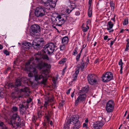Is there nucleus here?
I'll use <instances>...</instances> for the list:
<instances>
[{
  "label": "nucleus",
  "mask_w": 129,
  "mask_h": 129,
  "mask_svg": "<svg viewBox=\"0 0 129 129\" xmlns=\"http://www.w3.org/2000/svg\"><path fill=\"white\" fill-rule=\"evenodd\" d=\"M10 68L9 67H8L4 71V73L5 74H6L7 73V72L8 71L10 70Z\"/></svg>",
  "instance_id": "41"
},
{
  "label": "nucleus",
  "mask_w": 129,
  "mask_h": 129,
  "mask_svg": "<svg viewBox=\"0 0 129 129\" xmlns=\"http://www.w3.org/2000/svg\"><path fill=\"white\" fill-rule=\"evenodd\" d=\"M17 119L18 120V122H17V128L19 127H21L24 125V124L23 121L21 122L20 121L21 119L19 116L17 114Z\"/></svg>",
  "instance_id": "17"
},
{
  "label": "nucleus",
  "mask_w": 129,
  "mask_h": 129,
  "mask_svg": "<svg viewBox=\"0 0 129 129\" xmlns=\"http://www.w3.org/2000/svg\"><path fill=\"white\" fill-rule=\"evenodd\" d=\"M41 56V60L42 61V63L43 62L42 60V59H46L47 60H49V58L48 56L46 55H44L43 56H42L41 53H37L34 55V57L30 58L29 60L26 63V66L28 65H33L36 64H38L41 62L39 61L38 58V56Z\"/></svg>",
  "instance_id": "1"
},
{
  "label": "nucleus",
  "mask_w": 129,
  "mask_h": 129,
  "mask_svg": "<svg viewBox=\"0 0 129 129\" xmlns=\"http://www.w3.org/2000/svg\"><path fill=\"white\" fill-rule=\"evenodd\" d=\"M108 38V36H104V40H106Z\"/></svg>",
  "instance_id": "59"
},
{
  "label": "nucleus",
  "mask_w": 129,
  "mask_h": 129,
  "mask_svg": "<svg viewBox=\"0 0 129 129\" xmlns=\"http://www.w3.org/2000/svg\"><path fill=\"white\" fill-rule=\"evenodd\" d=\"M37 116L39 118H41L42 116V111L41 110H37Z\"/></svg>",
  "instance_id": "26"
},
{
  "label": "nucleus",
  "mask_w": 129,
  "mask_h": 129,
  "mask_svg": "<svg viewBox=\"0 0 129 129\" xmlns=\"http://www.w3.org/2000/svg\"><path fill=\"white\" fill-rule=\"evenodd\" d=\"M34 74L33 73L31 72L29 73L28 75V76L29 77H32L34 76Z\"/></svg>",
  "instance_id": "50"
},
{
  "label": "nucleus",
  "mask_w": 129,
  "mask_h": 129,
  "mask_svg": "<svg viewBox=\"0 0 129 129\" xmlns=\"http://www.w3.org/2000/svg\"><path fill=\"white\" fill-rule=\"evenodd\" d=\"M21 84V80L20 79H17V87L20 86Z\"/></svg>",
  "instance_id": "31"
},
{
  "label": "nucleus",
  "mask_w": 129,
  "mask_h": 129,
  "mask_svg": "<svg viewBox=\"0 0 129 129\" xmlns=\"http://www.w3.org/2000/svg\"><path fill=\"white\" fill-rule=\"evenodd\" d=\"M92 9L90 7L88 9V15L89 17H90L92 14Z\"/></svg>",
  "instance_id": "35"
},
{
  "label": "nucleus",
  "mask_w": 129,
  "mask_h": 129,
  "mask_svg": "<svg viewBox=\"0 0 129 129\" xmlns=\"http://www.w3.org/2000/svg\"><path fill=\"white\" fill-rule=\"evenodd\" d=\"M46 8L43 6L37 7L35 11V14L37 17H42L45 15Z\"/></svg>",
  "instance_id": "7"
},
{
  "label": "nucleus",
  "mask_w": 129,
  "mask_h": 129,
  "mask_svg": "<svg viewBox=\"0 0 129 129\" xmlns=\"http://www.w3.org/2000/svg\"><path fill=\"white\" fill-rule=\"evenodd\" d=\"M69 40L68 38V37L66 36L64 37L62 39V43L64 44H66L68 43Z\"/></svg>",
  "instance_id": "24"
},
{
  "label": "nucleus",
  "mask_w": 129,
  "mask_h": 129,
  "mask_svg": "<svg viewBox=\"0 0 129 129\" xmlns=\"http://www.w3.org/2000/svg\"><path fill=\"white\" fill-rule=\"evenodd\" d=\"M114 4L112 1H110V6L111 8V10H113L114 9Z\"/></svg>",
  "instance_id": "34"
},
{
  "label": "nucleus",
  "mask_w": 129,
  "mask_h": 129,
  "mask_svg": "<svg viewBox=\"0 0 129 129\" xmlns=\"http://www.w3.org/2000/svg\"><path fill=\"white\" fill-rule=\"evenodd\" d=\"M127 42V43L126 45V48L125 49V51H127L128 50V48L129 47V39H127L126 40Z\"/></svg>",
  "instance_id": "30"
},
{
  "label": "nucleus",
  "mask_w": 129,
  "mask_h": 129,
  "mask_svg": "<svg viewBox=\"0 0 129 129\" xmlns=\"http://www.w3.org/2000/svg\"><path fill=\"white\" fill-rule=\"evenodd\" d=\"M66 59L65 58L62 59L61 61L59 62V63L61 64L65 62L66 61Z\"/></svg>",
  "instance_id": "45"
},
{
  "label": "nucleus",
  "mask_w": 129,
  "mask_h": 129,
  "mask_svg": "<svg viewBox=\"0 0 129 129\" xmlns=\"http://www.w3.org/2000/svg\"><path fill=\"white\" fill-rule=\"evenodd\" d=\"M128 23V18L126 17L124 19L123 22V24L124 25H126Z\"/></svg>",
  "instance_id": "32"
},
{
  "label": "nucleus",
  "mask_w": 129,
  "mask_h": 129,
  "mask_svg": "<svg viewBox=\"0 0 129 129\" xmlns=\"http://www.w3.org/2000/svg\"><path fill=\"white\" fill-rule=\"evenodd\" d=\"M12 112H14L11 118V123L14 127L16 126V107H13L12 108Z\"/></svg>",
  "instance_id": "14"
},
{
  "label": "nucleus",
  "mask_w": 129,
  "mask_h": 129,
  "mask_svg": "<svg viewBox=\"0 0 129 129\" xmlns=\"http://www.w3.org/2000/svg\"><path fill=\"white\" fill-rule=\"evenodd\" d=\"M55 44L53 43H50L46 45L44 48L45 51L49 55L52 54L55 50Z\"/></svg>",
  "instance_id": "5"
},
{
  "label": "nucleus",
  "mask_w": 129,
  "mask_h": 129,
  "mask_svg": "<svg viewBox=\"0 0 129 129\" xmlns=\"http://www.w3.org/2000/svg\"><path fill=\"white\" fill-rule=\"evenodd\" d=\"M74 95V92H73L71 95V96L72 98H73Z\"/></svg>",
  "instance_id": "64"
},
{
  "label": "nucleus",
  "mask_w": 129,
  "mask_h": 129,
  "mask_svg": "<svg viewBox=\"0 0 129 129\" xmlns=\"http://www.w3.org/2000/svg\"><path fill=\"white\" fill-rule=\"evenodd\" d=\"M98 62H99V59H97L95 60L94 63L95 64H96L98 63Z\"/></svg>",
  "instance_id": "58"
},
{
  "label": "nucleus",
  "mask_w": 129,
  "mask_h": 129,
  "mask_svg": "<svg viewBox=\"0 0 129 129\" xmlns=\"http://www.w3.org/2000/svg\"><path fill=\"white\" fill-rule=\"evenodd\" d=\"M42 79H43V80L41 81V83L43 84H45L46 82L47 79L46 78H44V77Z\"/></svg>",
  "instance_id": "39"
},
{
  "label": "nucleus",
  "mask_w": 129,
  "mask_h": 129,
  "mask_svg": "<svg viewBox=\"0 0 129 129\" xmlns=\"http://www.w3.org/2000/svg\"><path fill=\"white\" fill-rule=\"evenodd\" d=\"M87 78L89 83L91 85L95 84L97 82L98 77L94 74H89Z\"/></svg>",
  "instance_id": "12"
},
{
  "label": "nucleus",
  "mask_w": 129,
  "mask_h": 129,
  "mask_svg": "<svg viewBox=\"0 0 129 129\" xmlns=\"http://www.w3.org/2000/svg\"><path fill=\"white\" fill-rule=\"evenodd\" d=\"M115 41V40L113 41H111V43L110 44V47H111L112 45L114 43Z\"/></svg>",
  "instance_id": "56"
},
{
  "label": "nucleus",
  "mask_w": 129,
  "mask_h": 129,
  "mask_svg": "<svg viewBox=\"0 0 129 129\" xmlns=\"http://www.w3.org/2000/svg\"><path fill=\"white\" fill-rule=\"evenodd\" d=\"M89 88L88 87L86 86L82 88V89L79 91V93H81L83 94H86Z\"/></svg>",
  "instance_id": "20"
},
{
  "label": "nucleus",
  "mask_w": 129,
  "mask_h": 129,
  "mask_svg": "<svg viewBox=\"0 0 129 129\" xmlns=\"http://www.w3.org/2000/svg\"><path fill=\"white\" fill-rule=\"evenodd\" d=\"M49 116H46V118L47 119V120L48 121L49 120Z\"/></svg>",
  "instance_id": "63"
},
{
  "label": "nucleus",
  "mask_w": 129,
  "mask_h": 129,
  "mask_svg": "<svg viewBox=\"0 0 129 129\" xmlns=\"http://www.w3.org/2000/svg\"><path fill=\"white\" fill-rule=\"evenodd\" d=\"M79 117L78 115H74L72 116L70 119L68 120L67 123L68 124H71V122L74 123L80 122L79 121Z\"/></svg>",
  "instance_id": "15"
},
{
  "label": "nucleus",
  "mask_w": 129,
  "mask_h": 129,
  "mask_svg": "<svg viewBox=\"0 0 129 129\" xmlns=\"http://www.w3.org/2000/svg\"><path fill=\"white\" fill-rule=\"evenodd\" d=\"M53 98H51L48 99V100L47 102H48V103L51 102L53 101Z\"/></svg>",
  "instance_id": "47"
},
{
  "label": "nucleus",
  "mask_w": 129,
  "mask_h": 129,
  "mask_svg": "<svg viewBox=\"0 0 129 129\" xmlns=\"http://www.w3.org/2000/svg\"><path fill=\"white\" fill-rule=\"evenodd\" d=\"M78 94V96L75 100V105L76 106H77L80 103L85 102L86 98V94H83L79 92Z\"/></svg>",
  "instance_id": "6"
},
{
  "label": "nucleus",
  "mask_w": 129,
  "mask_h": 129,
  "mask_svg": "<svg viewBox=\"0 0 129 129\" xmlns=\"http://www.w3.org/2000/svg\"><path fill=\"white\" fill-rule=\"evenodd\" d=\"M57 80V78L56 77H53L52 79V81L54 83H55Z\"/></svg>",
  "instance_id": "48"
},
{
  "label": "nucleus",
  "mask_w": 129,
  "mask_h": 129,
  "mask_svg": "<svg viewBox=\"0 0 129 129\" xmlns=\"http://www.w3.org/2000/svg\"><path fill=\"white\" fill-rule=\"evenodd\" d=\"M77 48H75L74 50L73 51L72 53V54L73 55H75L76 54H77Z\"/></svg>",
  "instance_id": "37"
},
{
  "label": "nucleus",
  "mask_w": 129,
  "mask_h": 129,
  "mask_svg": "<svg viewBox=\"0 0 129 129\" xmlns=\"http://www.w3.org/2000/svg\"><path fill=\"white\" fill-rule=\"evenodd\" d=\"M65 44H63L62 45H61L60 46V50L61 51H63L66 49Z\"/></svg>",
  "instance_id": "36"
},
{
  "label": "nucleus",
  "mask_w": 129,
  "mask_h": 129,
  "mask_svg": "<svg viewBox=\"0 0 129 129\" xmlns=\"http://www.w3.org/2000/svg\"><path fill=\"white\" fill-rule=\"evenodd\" d=\"M82 28L83 31L86 32L89 29V27L87 24H86V25L83 24L82 26Z\"/></svg>",
  "instance_id": "25"
},
{
  "label": "nucleus",
  "mask_w": 129,
  "mask_h": 129,
  "mask_svg": "<svg viewBox=\"0 0 129 129\" xmlns=\"http://www.w3.org/2000/svg\"><path fill=\"white\" fill-rule=\"evenodd\" d=\"M115 104L113 100H110L107 103L106 107V110L108 112H112L114 109Z\"/></svg>",
  "instance_id": "13"
},
{
  "label": "nucleus",
  "mask_w": 129,
  "mask_h": 129,
  "mask_svg": "<svg viewBox=\"0 0 129 129\" xmlns=\"http://www.w3.org/2000/svg\"><path fill=\"white\" fill-rule=\"evenodd\" d=\"M37 119L36 117H35V115H33L32 118V121L34 122H35L36 121V120Z\"/></svg>",
  "instance_id": "42"
},
{
  "label": "nucleus",
  "mask_w": 129,
  "mask_h": 129,
  "mask_svg": "<svg viewBox=\"0 0 129 129\" xmlns=\"http://www.w3.org/2000/svg\"><path fill=\"white\" fill-rule=\"evenodd\" d=\"M71 90V89H70L68 90L67 92V94H68L70 93V90Z\"/></svg>",
  "instance_id": "60"
},
{
  "label": "nucleus",
  "mask_w": 129,
  "mask_h": 129,
  "mask_svg": "<svg viewBox=\"0 0 129 129\" xmlns=\"http://www.w3.org/2000/svg\"><path fill=\"white\" fill-rule=\"evenodd\" d=\"M79 70L78 69L76 70L75 72V73L73 75H76V76H77V75L79 74Z\"/></svg>",
  "instance_id": "51"
},
{
  "label": "nucleus",
  "mask_w": 129,
  "mask_h": 129,
  "mask_svg": "<svg viewBox=\"0 0 129 129\" xmlns=\"http://www.w3.org/2000/svg\"><path fill=\"white\" fill-rule=\"evenodd\" d=\"M4 97V96L3 94V93L1 92L0 93V97L3 98Z\"/></svg>",
  "instance_id": "61"
},
{
  "label": "nucleus",
  "mask_w": 129,
  "mask_h": 129,
  "mask_svg": "<svg viewBox=\"0 0 129 129\" xmlns=\"http://www.w3.org/2000/svg\"><path fill=\"white\" fill-rule=\"evenodd\" d=\"M42 3L45 4L46 8L48 10L50 9V7L53 8L55 7L57 0H41Z\"/></svg>",
  "instance_id": "3"
},
{
  "label": "nucleus",
  "mask_w": 129,
  "mask_h": 129,
  "mask_svg": "<svg viewBox=\"0 0 129 129\" xmlns=\"http://www.w3.org/2000/svg\"><path fill=\"white\" fill-rule=\"evenodd\" d=\"M26 109V106L22 104L19 106V110L21 113H23Z\"/></svg>",
  "instance_id": "22"
},
{
  "label": "nucleus",
  "mask_w": 129,
  "mask_h": 129,
  "mask_svg": "<svg viewBox=\"0 0 129 129\" xmlns=\"http://www.w3.org/2000/svg\"><path fill=\"white\" fill-rule=\"evenodd\" d=\"M113 77L112 73L111 72H108L103 74L102 78L103 82H107L112 80Z\"/></svg>",
  "instance_id": "8"
},
{
  "label": "nucleus",
  "mask_w": 129,
  "mask_h": 129,
  "mask_svg": "<svg viewBox=\"0 0 129 129\" xmlns=\"http://www.w3.org/2000/svg\"><path fill=\"white\" fill-rule=\"evenodd\" d=\"M92 0H89L88 1V4H89V8L91 7V4L92 3Z\"/></svg>",
  "instance_id": "52"
},
{
  "label": "nucleus",
  "mask_w": 129,
  "mask_h": 129,
  "mask_svg": "<svg viewBox=\"0 0 129 129\" xmlns=\"http://www.w3.org/2000/svg\"><path fill=\"white\" fill-rule=\"evenodd\" d=\"M19 91L21 93L22 92L26 93L28 94L30 93V92L28 88L27 87H25L23 89H20Z\"/></svg>",
  "instance_id": "23"
},
{
  "label": "nucleus",
  "mask_w": 129,
  "mask_h": 129,
  "mask_svg": "<svg viewBox=\"0 0 129 129\" xmlns=\"http://www.w3.org/2000/svg\"><path fill=\"white\" fill-rule=\"evenodd\" d=\"M67 123V121L66 123L64 125L63 129H69V124Z\"/></svg>",
  "instance_id": "33"
},
{
  "label": "nucleus",
  "mask_w": 129,
  "mask_h": 129,
  "mask_svg": "<svg viewBox=\"0 0 129 129\" xmlns=\"http://www.w3.org/2000/svg\"><path fill=\"white\" fill-rule=\"evenodd\" d=\"M40 31V26L37 24L33 25L30 27V33L31 36L36 35Z\"/></svg>",
  "instance_id": "10"
},
{
  "label": "nucleus",
  "mask_w": 129,
  "mask_h": 129,
  "mask_svg": "<svg viewBox=\"0 0 129 129\" xmlns=\"http://www.w3.org/2000/svg\"><path fill=\"white\" fill-rule=\"evenodd\" d=\"M98 120L95 122L93 125V127L94 129H99L101 128L104 125V121L108 122L109 119L106 120L105 118H103L102 117H99L98 118Z\"/></svg>",
  "instance_id": "4"
},
{
  "label": "nucleus",
  "mask_w": 129,
  "mask_h": 129,
  "mask_svg": "<svg viewBox=\"0 0 129 129\" xmlns=\"http://www.w3.org/2000/svg\"><path fill=\"white\" fill-rule=\"evenodd\" d=\"M32 100L31 99L29 98L28 99H27V103H30L31 101Z\"/></svg>",
  "instance_id": "57"
},
{
  "label": "nucleus",
  "mask_w": 129,
  "mask_h": 129,
  "mask_svg": "<svg viewBox=\"0 0 129 129\" xmlns=\"http://www.w3.org/2000/svg\"><path fill=\"white\" fill-rule=\"evenodd\" d=\"M123 63L122 62V59H121L118 62V64L119 66H121L123 65Z\"/></svg>",
  "instance_id": "46"
},
{
  "label": "nucleus",
  "mask_w": 129,
  "mask_h": 129,
  "mask_svg": "<svg viewBox=\"0 0 129 129\" xmlns=\"http://www.w3.org/2000/svg\"><path fill=\"white\" fill-rule=\"evenodd\" d=\"M74 124L72 129H79L81 127V124L80 122H78L76 123H74Z\"/></svg>",
  "instance_id": "21"
},
{
  "label": "nucleus",
  "mask_w": 129,
  "mask_h": 129,
  "mask_svg": "<svg viewBox=\"0 0 129 129\" xmlns=\"http://www.w3.org/2000/svg\"><path fill=\"white\" fill-rule=\"evenodd\" d=\"M23 47L24 49V50H26L29 48L31 45V43L28 42H24L22 44Z\"/></svg>",
  "instance_id": "19"
},
{
  "label": "nucleus",
  "mask_w": 129,
  "mask_h": 129,
  "mask_svg": "<svg viewBox=\"0 0 129 129\" xmlns=\"http://www.w3.org/2000/svg\"><path fill=\"white\" fill-rule=\"evenodd\" d=\"M89 60L88 59V57H87V59L86 60V62L85 63V66L86 67L88 64V63L89 62Z\"/></svg>",
  "instance_id": "49"
},
{
  "label": "nucleus",
  "mask_w": 129,
  "mask_h": 129,
  "mask_svg": "<svg viewBox=\"0 0 129 129\" xmlns=\"http://www.w3.org/2000/svg\"><path fill=\"white\" fill-rule=\"evenodd\" d=\"M82 60V61L81 62V66L80 67L82 71H83V69L84 67H85V63H84V62L83 61V60Z\"/></svg>",
  "instance_id": "29"
},
{
  "label": "nucleus",
  "mask_w": 129,
  "mask_h": 129,
  "mask_svg": "<svg viewBox=\"0 0 129 129\" xmlns=\"http://www.w3.org/2000/svg\"><path fill=\"white\" fill-rule=\"evenodd\" d=\"M3 52L6 55H10V53L7 50H3Z\"/></svg>",
  "instance_id": "38"
},
{
  "label": "nucleus",
  "mask_w": 129,
  "mask_h": 129,
  "mask_svg": "<svg viewBox=\"0 0 129 129\" xmlns=\"http://www.w3.org/2000/svg\"><path fill=\"white\" fill-rule=\"evenodd\" d=\"M49 106L48 102L45 101V103L44 105V110H46L48 108V107Z\"/></svg>",
  "instance_id": "28"
},
{
  "label": "nucleus",
  "mask_w": 129,
  "mask_h": 129,
  "mask_svg": "<svg viewBox=\"0 0 129 129\" xmlns=\"http://www.w3.org/2000/svg\"><path fill=\"white\" fill-rule=\"evenodd\" d=\"M64 104V101H62L59 104V105L60 106H62Z\"/></svg>",
  "instance_id": "53"
},
{
  "label": "nucleus",
  "mask_w": 129,
  "mask_h": 129,
  "mask_svg": "<svg viewBox=\"0 0 129 129\" xmlns=\"http://www.w3.org/2000/svg\"><path fill=\"white\" fill-rule=\"evenodd\" d=\"M9 87H15L14 85L13 84V83H10L9 84Z\"/></svg>",
  "instance_id": "55"
},
{
  "label": "nucleus",
  "mask_w": 129,
  "mask_h": 129,
  "mask_svg": "<svg viewBox=\"0 0 129 129\" xmlns=\"http://www.w3.org/2000/svg\"><path fill=\"white\" fill-rule=\"evenodd\" d=\"M38 58L39 59L38 60L41 61V62L38 64H36L37 65V67L40 70H41L43 69L44 67H46L47 69H49L51 68L50 64H49L45 62L42 63V61L41 60V56H38Z\"/></svg>",
  "instance_id": "11"
},
{
  "label": "nucleus",
  "mask_w": 129,
  "mask_h": 129,
  "mask_svg": "<svg viewBox=\"0 0 129 129\" xmlns=\"http://www.w3.org/2000/svg\"><path fill=\"white\" fill-rule=\"evenodd\" d=\"M108 27L106 28L108 30H109V33H111L113 31L114 29H111L112 28L113 26V24L112 22L110 21L108 22V24L107 25Z\"/></svg>",
  "instance_id": "18"
},
{
  "label": "nucleus",
  "mask_w": 129,
  "mask_h": 129,
  "mask_svg": "<svg viewBox=\"0 0 129 129\" xmlns=\"http://www.w3.org/2000/svg\"><path fill=\"white\" fill-rule=\"evenodd\" d=\"M115 16H114L113 18H112L111 19V20H112L114 22H115Z\"/></svg>",
  "instance_id": "62"
},
{
  "label": "nucleus",
  "mask_w": 129,
  "mask_h": 129,
  "mask_svg": "<svg viewBox=\"0 0 129 129\" xmlns=\"http://www.w3.org/2000/svg\"><path fill=\"white\" fill-rule=\"evenodd\" d=\"M51 19L52 24L59 26H61L65 21L64 19L60 15H58L56 18L54 17H52Z\"/></svg>",
  "instance_id": "2"
},
{
  "label": "nucleus",
  "mask_w": 129,
  "mask_h": 129,
  "mask_svg": "<svg viewBox=\"0 0 129 129\" xmlns=\"http://www.w3.org/2000/svg\"><path fill=\"white\" fill-rule=\"evenodd\" d=\"M80 55H81L78 54L76 56V59L77 61H78L79 60L80 57Z\"/></svg>",
  "instance_id": "44"
},
{
  "label": "nucleus",
  "mask_w": 129,
  "mask_h": 129,
  "mask_svg": "<svg viewBox=\"0 0 129 129\" xmlns=\"http://www.w3.org/2000/svg\"><path fill=\"white\" fill-rule=\"evenodd\" d=\"M43 41L42 40H40L37 41V43L34 42L33 43V46L34 48L37 50H38L40 45H42L43 42Z\"/></svg>",
  "instance_id": "16"
},
{
  "label": "nucleus",
  "mask_w": 129,
  "mask_h": 129,
  "mask_svg": "<svg viewBox=\"0 0 129 129\" xmlns=\"http://www.w3.org/2000/svg\"><path fill=\"white\" fill-rule=\"evenodd\" d=\"M48 69H46L43 71V72L44 73H46V74H48L49 72V70Z\"/></svg>",
  "instance_id": "43"
},
{
  "label": "nucleus",
  "mask_w": 129,
  "mask_h": 129,
  "mask_svg": "<svg viewBox=\"0 0 129 129\" xmlns=\"http://www.w3.org/2000/svg\"><path fill=\"white\" fill-rule=\"evenodd\" d=\"M0 128L1 129H6L7 128L4 123L2 121L0 122Z\"/></svg>",
  "instance_id": "27"
},
{
  "label": "nucleus",
  "mask_w": 129,
  "mask_h": 129,
  "mask_svg": "<svg viewBox=\"0 0 129 129\" xmlns=\"http://www.w3.org/2000/svg\"><path fill=\"white\" fill-rule=\"evenodd\" d=\"M11 96L14 99H15L16 97V96L15 95L14 93L13 92L12 93Z\"/></svg>",
  "instance_id": "54"
},
{
  "label": "nucleus",
  "mask_w": 129,
  "mask_h": 129,
  "mask_svg": "<svg viewBox=\"0 0 129 129\" xmlns=\"http://www.w3.org/2000/svg\"><path fill=\"white\" fill-rule=\"evenodd\" d=\"M31 67H30L29 71L30 72H33L34 73L35 80L37 81L39 80H40L43 77V76L42 74L39 75L38 74V71L36 69V68L31 65H30Z\"/></svg>",
  "instance_id": "9"
},
{
  "label": "nucleus",
  "mask_w": 129,
  "mask_h": 129,
  "mask_svg": "<svg viewBox=\"0 0 129 129\" xmlns=\"http://www.w3.org/2000/svg\"><path fill=\"white\" fill-rule=\"evenodd\" d=\"M73 79H72V81H75L77 79V76H76V75H73Z\"/></svg>",
  "instance_id": "40"
}]
</instances>
